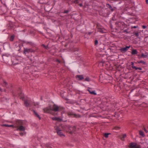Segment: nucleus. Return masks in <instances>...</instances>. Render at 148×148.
Returning <instances> with one entry per match:
<instances>
[{
	"label": "nucleus",
	"instance_id": "nucleus-1",
	"mask_svg": "<svg viewBox=\"0 0 148 148\" xmlns=\"http://www.w3.org/2000/svg\"><path fill=\"white\" fill-rule=\"evenodd\" d=\"M52 109V111L57 112L61 111L63 109V108L60 106H58L57 105L54 104L53 106Z\"/></svg>",
	"mask_w": 148,
	"mask_h": 148
},
{
	"label": "nucleus",
	"instance_id": "nucleus-2",
	"mask_svg": "<svg viewBox=\"0 0 148 148\" xmlns=\"http://www.w3.org/2000/svg\"><path fill=\"white\" fill-rule=\"evenodd\" d=\"M57 134L62 137H65V135L62 132L60 128L57 127L56 129Z\"/></svg>",
	"mask_w": 148,
	"mask_h": 148
},
{
	"label": "nucleus",
	"instance_id": "nucleus-3",
	"mask_svg": "<svg viewBox=\"0 0 148 148\" xmlns=\"http://www.w3.org/2000/svg\"><path fill=\"white\" fill-rule=\"evenodd\" d=\"M43 110L44 112L46 113H50L52 111V109L50 106L46 108H44Z\"/></svg>",
	"mask_w": 148,
	"mask_h": 148
},
{
	"label": "nucleus",
	"instance_id": "nucleus-4",
	"mask_svg": "<svg viewBox=\"0 0 148 148\" xmlns=\"http://www.w3.org/2000/svg\"><path fill=\"white\" fill-rule=\"evenodd\" d=\"M130 146L132 148H140L139 145H137L135 143H132L130 144Z\"/></svg>",
	"mask_w": 148,
	"mask_h": 148
},
{
	"label": "nucleus",
	"instance_id": "nucleus-5",
	"mask_svg": "<svg viewBox=\"0 0 148 148\" xmlns=\"http://www.w3.org/2000/svg\"><path fill=\"white\" fill-rule=\"evenodd\" d=\"M87 90L91 94L96 95L97 94L95 92V91L93 90L92 88H88Z\"/></svg>",
	"mask_w": 148,
	"mask_h": 148
},
{
	"label": "nucleus",
	"instance_id": "nucleus-6",
	"mask_svg": "<svg viewBox=\"0 0 148 148\" xmlns=\"http://www.w3.org/2000/svg\"><path fill=\"white\" fill-rule=\"evenodd\" d=\"M130 46H126L125 47L123 48L120 49V50L122 52H125L127 51L128 49L130 47Z\"/></svg>",
	"mask_w": 148,
	"mask_h": 148
},
{
	"label": "nucleus",
	"instance_id": "nucleus-7",
	"mask_svg": "<svg viewBox=\"0 0 148 148\" xmlns=\"http://www.w3.org/2000/svg\"><path fill=\"white\" fill-rule=\"evenodd\" d=\"M76 79L77 80H81L84 79L83 75H77L76 76Z\"/></svg>",
	"mask_w": 148,
	"mask_h": 148
},
{
	"label": "nucleus",
	"instance_id": "nucleus-8",
	"mask_svg": "<svg viewBox=\"0 0 148 148\" xmlns=\"http://www.w3.org/2000/svg\"><path fill=\"white\" fill-rule=\"evenodd\" d=\"M25 129L24 127L23 126H21L16 130H19L20 131H25Z\"/></svg>",
	"mask_w": 148,
	"mask_h": 148
},
{
	"label": "nucleus",
	"instance_id": "nucleus-9",
	"mask_svg": "<svg viewBox=\"0 0 148 148\" xmlns=\"http://www.w3.org/2000/svg\"><path fill=\"white\" fill-rule=\"evenodd\" d=\"M106 6L110 9L113 12L114 11L113 9L112 8L111 6L109 4H106Z\"/></svg>",
	"mask_w": 148,
	"mask_h": 148
},
{
	"label": "nucleus",
	"instance_id": "nucleus-10",
	"mask_svg": "<svg viewBox=\"0 0 148 148\" xmlns=\"http://www.w3.org/2000/svg\"><path fill=\"white\" fill-rule=\"evenodd\" d=\"M148 57L147 53H146L145 54H144L143 53H142L141 55V57H143V58H147Z\"/></svg>",
	"mask_w": 148,
	"mask_h": 148
},
{
	"label": "nucleus",
	"instance_id": "nucleus-11",
	"mask_svg": "<svg viewBox=\"0 0 148 148\" xmlns=\"http://www.w3.org/2000/svg\"><path fill=\"white\" fill-rule=\"evenodd\" d=\"M138 53V52L136 50V49H133L132 50L131 53L132 55L137 54Z\"/></svg>",
	"mask_w": 148,
	"mask_h": 148
},
{
	"label": "nucleus",
	"instance_id": "nucleus-12",
	"mask_svg": "<svg viewBox=\"0 0 148 148\" xmlns=\"http://www.w3.org/2000/svg\"><path fill=\"white\" fill-rule=\"evenodd\" d=\"M34 113V114H35V115L37 117H38V119L40 120L41 119V117H40V116L39 115H38L36 112L35 110H33V111Z\"/></svg>",
	"mask_w": 148,
	"mask_h": 148
},
{
	"label": "nucleus",
	"instance_id": "nucleus-13",
	"mask_svg": "<svg viewBox=\"0 0 148 148\" xmlns=\"http://www.w3.org/2000/svg\"><path fill=\"white\" fill-rule=\"evenodd\" d=\"M1 126L6 127H13V126L12 125H8L6 124H3L1 125Z\"/></svg>",
	"mask_w": 148,
	"mask_h": 148
},
{
	"label": "nucleus",
	"instance_id": "nucleus-14",
	"mask_svg": "<svg viewBox=\"0 0 148 148\" xmlns=\"http://www.w3.org/2000/svg\"><path fill=\"white\" fill-rule=\"evenodd\" d=\"M139 134L140 136H142L143 137H144L145 135L144 132L142 131H140L139 132Z\"/></svg>",
	"mask_w": 148,
	"mask_h": 148
},
{
	"label": "nucleus",
	"instance_id": "nucleus-15",
	"mask_svg": "<svg viewBox=\"0 0 148 148\" xmlns=\"http://www.w3.org/2000/svg\"><path fill=\"white\" fill-rule=\"evenodd\" d=\"M24 104L27 107L29 105V103L27 101H25Z\"/></svg>",
	"mask_w": 148,
	"mask_h": 148
},
{
	"label": "nucleus",
	"instance_id": "nucleus-16",
	"mask_svg": "<svg viewBox=\"0 0 148 148\" xmlns=\"http://www.w3.org/2000/svg\"><path fill=\"white\" fill-rule=\"evenodd\" d=\"M85 80L86 81L89 82L90 81V79L89 77H87L85 78Z\"/></svg>",
	"mask_w": 148,
	"mask_h": 148
},
{
	"label": "nucleus",
	"instance_id": "nucleus-17",
	"mask_svg": "<svg viewBox=\"0 0 148 148\" xmlns=\"http://www.w3.org/2000/svg\"><path fill=\"white\" fill-rule=\"evenodd\" d=\"M52 119L53 120H57L59 119L58 118L56 117H52Z\"/></svg>",
	"mask_w": 148,
	"mask_h": 148
},
{
	"label": "nucleus",
	"instance_id": "nucleus-18",
	"mask_svg": "<svg viewBox=\"0 0 148 148\" xmlns=\"http://www.w3.org/2000/svg\"><path fill=\"white\" fill-rule=\"evenodd\" d=\"M138 63H143L144 64H145V62L141 60L138 62Z\"/></svg>",
	"mask_w": 148,
	"mask_h": 148
},
{
	"label": "nucleus",
	"instance_id": "nucleus-19",
	"mask_svg": "<svg viewBox=\"0 0 148 148\" xmlns=\"http://www.w3.org/2000/svg\"><path fill=\"white\" fill-rule=\"evenodd\" d=\"M29 50H28V49H25L24 50V52L25 54L27 52H29Z\"/></svg>",
	"mask_w": 148,
	"mask_h": 148
},
{
	"label": "nucleus",
	"instance_id": "nucleus-20",
	"mask_svg": "<svg viewBox=\"0 0 148 148\" xmlns=\"http://www.w3.org/2000/svg\"><path fill=\"white\" fill-rule=\"evenodd\" d=\"M109 134H109V133H105L104 134V136L106 138H108V135Z\"/></svg>",
	"mask_w": 148,
	"mask_h": 148
},
{
	"label": "nucleus",
	"instance_id": "nucleus-21",
	"mask_svg": "<svg viewBox=\"0 0 148 148\" xmlns=\"http://www.w3.org/2000/svg\"><path fill=\"white\" fill-rule=\"evenodd\" d=\"M132 68L133 69H135L136 70L138 69V68L136 67L135 66H132Z\"/></svg>",
	"mask_w": 148,
	"mask_h": 148
},
{
	"label": "nucleus",
	"instance_id": "nucleus-22",
	"mask_svg": "<svg viewBox=\"0 0 148 148\" xmlns=\"http://www.w3.org/2000/svg\"><path fill=\"white\" fill-rule=\"evenodd\" d=\"M123 32H125L126 34L129 33V32L127 31V29L124 30L123 31Z\"/></svg>",
	"mask_w": 148,
	"mask_h": 148
},
{
	"label": "nucleus",
	"instance_id": "nucleus-23",
	"mask_svg": "<svg viewBox=\"0 0 148 148\" xmlns=\"http://www.w3.org/2000/svg\"><path fill=\"white\" fill-rule=\"evenodd\" d=\"M126 137V134H124L123 135V138H125Z\"/></svg>",
	"mask_w": 148,
	"mask_h": 148
},
{
	"label": "nucleus",
	"instance_id": "nucleus-24",
	"mask_svg": "<svg viewBox=\"0 0 148 148\" xmlns=\"http://www.w3.org/2000/svg\"><path fill=\"white\" fill-rule=\"evenodd\" d=\"M135 34L137 37H138L139 35L138 32H136L135 33Z\"/></svg>",
	"mask_w": 148,
	"mask_h": 148
},
{
	"label": "nucleus",
	"instance_id": "nucleus-25",
	"mask_svg": "<svg viewBox=\"0 0 148 148\" xmlns=\"http://www.w3.org/2000/svg\"><path fill=\"white\" fill-rule=\"evenodd\" d=\"M14 36H11V39H10V40L11 41H12L13 40V39H14Z\"/></svg>",
	"mask_w": 148,
	"mask_h": 148
},
{
	"label": "nucleus",
	"instance_id": "nucleus-26",
	"mask_svg": "<svg viewBox=\"0 0 148 148\" xmlns=\"http://www.w3.org/2000/svg\"><path fill=\"white\" fill-rule=\"evenodd\" d=\"M68 12H69V11L67 10H64V13H68Z\"/></svg>",
	"mask_w": 148,
	"mask_h": 148
},
{
	"label": "nucleus",
	"instance_id": "nucleus-27",
	"mask_svg": "<svg viewBox=\"0 0 148 148\" xmlns=\"http://www.w3.org/2000/svg\"><path fill=\"white\" fill-rule=\"evenodd\" d=\"M98 44V41L97 40H96L95 42V45H97Z\"/></svg>",
	"mask_w": 148,
	"mask_h": 148
},
{
	"label": "nucleus",
	"instance_id": "nucleus-28",
	"mask_svg": "<svg viewBox=\"0 0 148 148\" xmlns=\"http://www.w3.org/2000/svg\"><path fill=\"white\" fill-rule=\"evenodd\" d=\"M20 134L21 136H23L24 134V133H20Z\"/></svg>",
	"mask_w": 148,
	"mask_h": 148
},
{
	"label": "nucleus",
	"instance_id": "nucleus-29",
	"mask_svg": "<svg viewBox=\"0 0 148 148\" xmlns=\"http://www.w3.org/2000/svg\"><path fill=\"white\" fill-rule=\"evenodd\" d=\"M115 129L116 130H118L120 129V128L119 127H115Z\"/></svg>",
	"mask_w": 148,
	"mask_h": 148
},
{
	"label": "nucleus",
	"instance_id": "nucleus-30",
	"mask_svg": "<svg viewBox=\"0 0 148 148\" xmlns=\"http://www.w3.org/2000/svg\"><path fill=\"white\" fill-rule=\"evenodd\" d=\"M142 28H143V29H145L146 28V27L145 26V25H143L142 26Z\"/></svg>",
	"mask_w": 148,
	"mask_h": 148
},
{
	"label": "nucleus",
	"instance_id": "nucleus-31",
	"mask_svg": "<svg viewBox=\"0 0 148 148\" xmlns=\"http://www.w3.org/2000/svg\"><path fill=\"white\" fill-rule=\"evenodd\" d=\"M79 5L80 7H82L83 5V4L82 3H81L79 4Z\"/></svg>",
	"mask_w": 148,
	"mask_h": 148
},
{
	"label": "nucleus",
	"instance_id": "nucleus-32",
	"mask_svg": "<svg viewBox=\"0 0 148 148\" xmlns=\"http://www.w3.org/2000/svg\"><path fill=\"white\" fill-rule=\"evenodd\" d=\"M131 65H132V66H134V63H133V62H131Z\"/></svg>",
	"mask_w": 148,
	"mask_h": 148
},
{
	"label": "nucleus",
	"instance_id": "nucleus-33",
	"mask_svg": "<svg viewBox=\"0 0 148 148\" xmlns=\"http://www.w3.org/2000/svg\"><path fill=\"white\" fill-rule=\"evenodd\" d=\"M56 61L57 62H59V63H60V61L59 60H56Z\"/></svg>",
	"mask_w": 148,
	"mask_h": 148
},
{
	"label": "nucleus",
	"instance_id": "nucleus-34",
	"mask_svg": "<svg viewBox=\"0 0 148 148\" xmlns=\"http://www.w3.org/2000/svg\"><path fill=\"white\" fill-rule=\"evenodd\" d=\"M138 27L137 26H134L133 27L134 28H135Z\"/></svg>",
	"mask_w": 148,
	"mask_h": 148
},
{
	"label": "nucleus",
	"instance_id": "nucleus-35",
	"mask_svg": "<svg viewBox=\"0 0 148 148\" xmlns=\"http://www.w3.org/2000/svg\"><path fill=\"white\" fill-rule=\"evenodd\" d=\"M144 131L146 132H147V131L146 130V129L145 128L144 129Z\"/></svg>",
	"mask_w": 148,
	"mask_h": 148
},
{
	"label": "nucleus",
	"instance_id": "nucleus-36",
	"mask_svg": "<svg viewBox=\"0 0 148 148\" xmlns=\"http://www.w3.org/2000/svg\"><path fill=\"white\" fill-rule=\"evenodd\" d=\"M138 69H139V70H142V68H138Z\"/></svg>",
	"mask_w": 148,
	"mask_h": 148
},
{
	"label": "nucleus",
	"instance_id": "nucleus-37",
	"mask_svg": "<svg viewBox=\"0 0 148 148\" xmlns=\"http://www.w3.org/2000/svg\"><path fill=\"white\" fill-rule=\"evenodd\" d=\"M146 2L147 4H148V0H146Z\"/></svg>",
	"mask_w": 148,
	"mask_h": 148
},
{
	"label": "nucleus",
	"instance_id": "nucleus-38",
	"mask_svg": "<svg viewBox=\"0 0 148 148\" xmlns=\"http://www.w3.org/2000/svg\"><path fill=\"white\" fill-rule=\"evenodd\" d=\"M4 83L5 84V85H6V84H7L6 82H4Z\"/></svg>",
	"mask_w": 148,
	"mask_h": 148
},
{
	"label": "nucleus",
	"instance_id": "nucleus-39",
	"mask_svg": "<svg viewBox=\"0 0 148 148\" xmlns=\"http://www.w3.org/2000/svg\"><path fill=\"white\" fill-rule=\"evenodd\" d=\"M43 45L45 47V48L47 49V47L45 46L44 45Z\"/></svg>",
	"mask_w": 148,
	"mask_h": 148
},
{
	"label": "nucleus",
	"instance_id": "nucleus-40",
	"mask_svg": "<svg viewBox=\"0 0 148 148\" xmlns=\"http://www.w3.org/2000/svg\"><path fill=\"white\" fill-rule=\"evenodd\" d=\"M89 34H91V32H89L88 33Z\"/></svg>",
	"mask_w": 148,
	"mask_h": 148
}]
</instances>
